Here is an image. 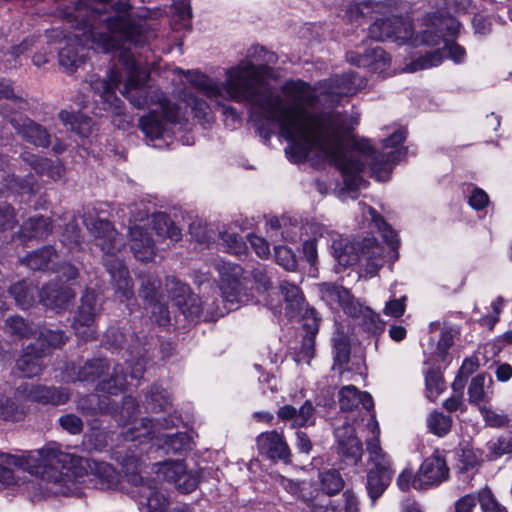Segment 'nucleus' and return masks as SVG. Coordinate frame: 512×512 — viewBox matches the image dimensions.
<instances>
[{
	"label": "nucleus",
	"instance_id": "1",
	"mask_svg": "<svg viewBox=\"0 0 512 512\" xmlns=\"http://www.w3.org/2000/svg\"><path fill=\"white\" fill-rule=\"evenodd\" d=\"M251 61L243 62L227 72L224 88L236 102H248L252 113L260 119L279 126L281 135L289 142L285 148L293 163L305 162L311 153L338 168L345 187L356 191L364 184L362 173L368 164L378 181H385L396 161L397 152L376 151L369 140L354 142L358 153L348 152L342 143L338 121L331 116L310 115L296 103H289L280 94L262 86L269 73V65L277 62V55L263 46L248 50Z\"/></svg>",
	"mask_w": 512,
	"mask_h": 512
},
{
	"label": "nucleus",
	"instance_id": "2",
	"mask_svg": "<svg viewBox=\"0 0 512 512\" xmlns=\"http://www.w3.org/2000/svg\"><path fill=\"white\" fill-rule=\"evenodd\" d=\"M76 6L70 15L77 19L90 22V27H97V21L104 25L108 32L100 33L91 30L92 35H97V39L103 44L105 49L115 47L120 39L132 41L134 43H149L156 37L155 32L149 24L142 19H136L132 16V5L128 0H75Z\"/></svg>",
	"mask_w": 512,
	"mask_h": 512
},
{
	"label": "nucleus",
	"instance_id": "3",
	"mask_svg": "<svg viewBox=\"0 0 512 512\" xmlns=\"http://www.w3.org/2000/svg\"><path fill=\"white\" fill-rule=\"evenodd\" d=\"M220 275L221 302L223 307L217 305L215 310H210L207 302H201L200 298L189 293V287L178 281L175 277H167L165 286L175 298L176 305L187 318H201L206 321L223 317L226 313L238 309L249 300V295L244 284V270L235 263L220 261L217 263Z\"/></svg>",
	"mask_w": 512,
	"mask_h": 512
},
{
	"label": "nucleus",
	"instance_id": "4",
	"mask_svg": "<svg viewBox=\"0 0 512 512\" xmlns=\"http://www.w3.org/2000/svg\"><path fill=\"white\" fill-rule=\"evenodd\" d=\"M424 23L426 29L415 36L414 45L422 44L433 47L443 44V46L441 49L431 51L412 61L409 65L410 72L437 66L445 55H448L456 63L464 60L466 55L464 48L448 38H455L458 35L460 22L455 17L443 10H437L427 13Z\"/></svg>",
	"mask_w": 512,
	"mask_h": 512
},
{
	"label": "nucleus",
	"instance_id": "5",
	"mask_svg": "<svg viewBox=\"0 0 512 512\" xmlns=\"http://www.w3.org/2000/svg\"><path fill=\"white\" fill-rule=\"evenodd\" d=\"M120 62L127 73L126 83L121 90L122 95L136 108L158 107L168 121L178 122L181 118V108L171 102L158 88L148 85L149 74L140 66L133 55L122 51Z\"/></svg>",
	"mask_w": 512,
	"mask_h": 512
},
{
	"label": "nucleus",
	"instance_id": "6",
	"mask_svg": "<svg viewBox=\"0 0 512 512\" xmlns=\"http://www.w3.org/2000/svg\"><path fill=\"white\" fill-rule=\"evenodd\" d=\"M75 0H69V4L65 6L63 9L64 16L69 19L73 24L72 26L79 31H82L81 34L74 33L69 36H64L63 41H61V44L63 43V46L58 47V60L59 65L67 72V73H73L76 71V69L84 63L85 58L87 57V47L85 45L86 42H91L92 44H95L97 47L101 48L103 52L109 53L113 51H119L121 50L125 44L134 46V47H143L147 43H134L132 41L120 39L117 43V45L111 49H105L103 44L100 42L99 39H97V35H92V29L95 31H99L100 33H106L108 32L107 28L104 25H100L99 21H97L96 26L97 27H90V22L88 19L87 21L80 19H77L76 17L69 14V12H73L75 9ZM118 39V37H115ZM54 48L53 50H55Z\"/></svg>",
	"mask_w": 512,
	"mask_h": 512
},
{
	"label": "nucleus",
	"instance_id": "7",
	"mask_svg": "<svg viewBox=\"0 0 512 512\" xmlns=\"http://www.w3.org/2000/svg\"><path fill=\"white\" fill-rule=\"evenodd\" d=\"M84 224L93 235L96 245L104 252L103 264L109 273L115 293L123 299L134 296L133 282L123 261L115 257L124 246L122 237L106 219L87 217Z\"/></svg>",
	"mask_w": 512,
	"mask_h": 512
},
{
	"label": "nucleus",
	"instance_id": "8",
	"mask_svg": "<svg viewBox=\"0 0 512 512\" xmlns=\"http://www.w3.org/2000/svg\"><path fill=\"white\" fill-rule=\"evenodd\" d=\"M367 451L371 467L367 471L365 488L372 505H375L389 487L395 470L390 456L383 451L378 439L367 441Z\"/></svg>",
	"mask_w": 512,
	"mask_h": 512
},
{
	"label": "nucleus",
	"instance_id": "9",
	"mask_svg": "<svg viewBox=\"0 0 512 512\" xmlns=\"http://www.w3.org/2000/svg\"><path fill=\"white\" fill-rule=\"evenodd\" d=\"M1 457L7 465L19 467L36 474L40 473L41 469L57 465L70 469L75 461L72 454L61 451L60 446L56 443L48 444L36 451H29L21 456L2 454Z\"/></svg>",
	"mask_w": 512,
	"mask_h": 512
},
{
	"label": "nucleus",
	"instance_id": "10",
	"mask_svg": "<svg viewBox=\"0 0 512 512\" xmlns=\"http://www.w3.org/2000/svg\"><path fill=\"white\" fill-rule=\"evenodd\" d=\"M102 305L94 290H86L80 300V305L75 312L72 328L76 335L84 341H93L98 337L96 319L100 316Z\"/></svg>",
	"mask_w": 512,
	"mask_h": 512
},
{
	"label": "nucleus",
	"instance_id": "11",
	"mask_svg": "<svg viewBox=\"0 0 512 512\" xmlns=\"http://www.w3.org/2000/svg\"><path fill=\"white\" fill-rule=\"evenodd\" d=\"M413 34L412 23L401 16L376 19L368 29L369 38L375 41L392 39L393 41L405 43L412 40L414 44L415 38H413Z\"/></svg>",
	"mask_w": 512,
	"mask_h": 512
},
{
	"label": "nucleus",
	"instance_id": "12",
	"mask_svg": "<svg viewBox=\"0 0 512 512\" xmlns=\"http://www.w3.org/2000/svg\"><path fill=\"white\" fill-rule=\"evenodd\" d=\"M7 108L2 107V115L24 141L37 148H48L51 145V134L43 125L18 113L9 115Z\"/></svg>",
	"mask_w": 512,
	"mask_h": 512
},
{
	"label": "nucleus",
	"instance_id": "13",
	"mask_svg": "<svg viewBox=\"0 0 512 512\" xmlns=\"http://www.w3.org/2000/svg\"><path fill=\"white\" fill-rule=\"evenodd\" d=\"M127 481L135 488L131 491L137 502L150 512H160L168 505V498L158 489L157 482L145 479L138 472L127 474Z\"/></svg>",
	"mask_w": 512,
	"mask_h": 512
},
{
	"label": "nucleus",
	"instance_id": "14",
	"mask_svg": "<svg viewBox=\"0 0 512 512\" xmlns=\"http://www.w3.org/2000/svg\"><path fill=\"white\" fill-rule=\"evenodd\" d=\"M449 478V467L438 452L424 459L413 478L415 489H428L439 486Z\"/></svg>",
	"mask_w": 512,
	"mask_h": 512
},
{
	"label": "nucleus",
	"instance_id": "15",
	"mask_svg": "<svg viewBox=\"0 0 512 512\" xmlns=\"http://www.w3.org/2000/svg\"><path fill=\"white\" fill-rule=\"evenodd\" d=\"M89 83L92 90L99 95L104 110L110 111L115 115L123 114V102L115 93V89L121 83V76L118 73L111 71L108 79H101L96 75H92Z\"/></svg>",
	"mask_w": 512,
	"mask_h": 512
},
{
	"label": "nucleus",
	"instance_id": "16",
	"mask_svg": "<svg viewBox=\"0 0 512 512\" xmlns=\"http://www.w3.org/2000/svg\"><path fill=\"white\" fill-rule=\"evenodd\" d=\"M337 441L336 451L341 463L345 466L358 465L363 456L360 439L350 426L339 427L335 431Z\"/></svg>",
	"mask_w": 512,
	"mask_h": 512
},
{
	"label": "nucleus",
	"instance_id": "17",
	"mask_svg": "<svg viewBox=\"0 0 512 512\" xmlns=\"http://www.w3.org/2000/svg\"><path fill=\"white\" fill-rule=\"evenodd\" d=\"M256 444L259 452L268 459L286 464L291 462V450L283 433L276 430L263 432L257 436Z\"/></svg>",
	"mask_w": 512,
	"mask_h": 512
},
{
	"label": "nucleus",
	"instance_id": "18",
	"mask_svg": "<svg viewBox=\"0 0 512 512\" xmlns=\"http://www.w3.org/2000/svg\"><path fill=\"white\" fill-rule=\"evenodd\" d=\"M39 301L46 308L60 312L66 310L75 298V292L57 281L48 282L38 293Z\"/></svg>",
	"mask_w": 512,
	"mask_h": 512
},
{
	"label": "nucleus",
	"instance_id": "19",
	"mask_svg": "<svg viewBox=\"0 0 512 512\" xmlns=\"http://www.w3.org/2000/svg\"><path fill=\"white\" fill-rule=\"evenodd\" d=\"M17 393L23 394L29 401L53 406L65 404L70 398L67 389L44 385H20Z\"/></svg>",
	"mask_w": 512,
	"mask_h": 512
},
{
	"label": "nucleus",
	"instance_id": "20",
	"mask_svg": "<svg viewBox=\"0 0 512 512\" xmlns=\"http://www.w3.org/2000/svg\"><path fill=\"white\" fill-rule=\"evenodd\" d=\"M361 85L362 79L355 72H346L319 81V90L327 96H352Z\"/></svg>",
	"mask_w": 512,
	"mask_h": 512
},
{
	"label": "nucleus",
	"instance_id": "21",
	"mask_svg": "<svg viewBox=\"0 0 512 512\" xmlns=\"http://www.w3.org/2000/svg\"><path fill=\"white\" fill-rule=\"evenodd\" d=\"M322 298L330 304L339 305L343 312L350 316L356 317L361 311V304L357 302L354 296L345 287L336 283L325 282L319 285Z\"/></svg>",
	"mask_w": 512,
	"mask_h": 512
},
{
	"label": "nucleus",
	"instance_id": "22",
	"mask_svg": "<svg viewBox=\"0 0 512 512\" xmlns=\"http://www.w3.org/2000/svg\"><path fill=\"white\" fill-rule=\"evenodd\" d=\"M54 230V221L51 217L36 214L22 222L14 237L21 242L30 240L43 241L47 239Z\"/></svg>",
	"mask_w": 512,
	"mask_h": 512
},
{
	"label": "nucleus",
	"instance_id": "23",
	"mask_svg": "<svg viewBox=\"0 0 512 512\" xmlns=\"http://www.w3.org/2000/svg\"><path fill=\"white\" fill-rule=\"evenodd\" d=\"M46 355V349L41 348L39 343L29 344L16 361V374L24 378L40 375L44 367L43 358Z\"/></svg>",
	"mask_w": 512,
	"mask_h": 512
},
{
	"label": "nucleus",
	"instance_id": "24",
	"mask_svg": "<svg viewBox=\"0 0 512 512\" xmlns=\"http://www.w3.org/2000/svg\"><path fill=\"white\" fill-rule=\"evenodd\" d=\"M110 363L106 358H93L82 365L71 364L67 366V377L70 381L95 382L109 370Z\"/></svg>",
	"mask_w": 512,
	"mask_h": 512
},
{
	"label": "nucleus",
	"instance_id": "25",
	"mask_svg": "<svg viewBox=\"0 0 512 512\" xmlns=\"http://www.w3.org/2000/svg\"><path fill=\"white\" fill-rule=\"evenodd\" d=\"M20 159L39 176H47L58 181L65 176L66 168L59 160H52L28 151L20 154Z\"/></svg>",
	"mask_w": 512,
	"mask_h": 512
},
{
	"label": "nucleus",
	"instance_id": "26",
	"mask_svg": "<svg viewBox=\"0 0 512 512\" xmlns=\"http://www.w3.org/2000/svg\"><path fill=\"white\" fill-rule=\"evenodd\" d=\"M184 120L185 116L181 112V118L178 122L168 121L160 108L155 107L139 119V128L147 138L155 140L164 137L168 125L181 124Z\"/></svg>",
	"mask_w": 512,
	"mask_h": 512
},
{
	"label": "nucleus",
	"instance_id": "27",
	"mask_svg": "<svg viewBox=\"0 0 512 512\" xmlns=\"http://www.w3.org/2000/svg\"><path fill=\"white\" fill-rule=\"evenodd\" d=\"M129 245L136 259L148 262L155 256V242L149 233L139 225L129 228Z\"/></svg>",
	"mask_w": 512,
	"mask_h": 512
},
{
	"label": "nucleus",
	"instance_id": "28",
	"mask_svg": "<svg viewBox=\"0 0 512 512\" xmlns=\"http://www.w3.org/2000/svg\"><path fill=\"white\" fill-rule=\"evenodd\" d=\"M58 252L52 245H44L19 259L20 263L34 271H53Z\"/></svg>",
	"mask_w": 512,
	"mask_h": 512
},
{
	"label": "nucleus",
	"instance_id": "29",
	"mask_svg": "<svg viewBox=\"0 0 512 512\" xmlns=\"http://www.w3.org/2000/svg\"><path fill=\"white\" fill-rule=\"evenodd\" d=\"M141 428L136 425L129 429L126 434V439L128 440H141L144 439H154L160 437L158 435L159 429H170L176 427L175 419L171 416L164 417L162 419L154 420L152 418H143L139 423Z\"/></svg>",
	"mask_w": 512,
	"mask_h": 512
},
{
	"label": "nucleus",
	"instance_id": "30",
	"mask_svg": "<svg viewBox=\"0 0 512 512\" xmlns=\"http://www.w3.org/2000/svg\"><path fill=\"white\" fill-rule=\"evenodd\" d=\"M88 485L99 490L115 489L119 483V474L112 465L105 462H94L90 467Z\"/></svg>",
	"mask_w": 512,
	"mask_h": 512
},
{
	"label": "nucleus",
	"instance_id": "31",
	"mask_svg": "<svg viewBox=\"0 0 512 512\" xmlns=\"http://www.w3.org/2000/svg\"><path fill=\"white\" fill-rule=\"evenodd\" d=\"M339 405L342 411H353L360 405L366 410L374 408L372 396L366 391H360L353 385L344 386L339 391Z\"/></svg>",
	"mask_w": 512,
	"mask_h": 512
},
{
	"label": "nucleus",
	"instance_id": "32",
	"mask_svg": "<svg viewBox=\"0 0 512 512\" xmlns=\"http://www.w3.org/2000/svg\"><path fill=\"white\" fill-rule=\"evenodd\" d=\"M127 343L126 334L117 327H109L104 335L103 345L112 350L126 348L127 352L133 357L142 356V348L140 347V340L136 336H131V343Z\"/></svg>",
	"mask_w": 512,
	"mask_h": 512
},
{
	"label": "nucleus",
	"instance_id": "33",
	"mask_svg": "<svg viewBox=\"0 0 512 512\" xmlns=\"http://www.w3.org/2000/svg\"><path fill=\"white\" fill-rule=\"evenodd\" d=\"M78 409L83 414L94 416L97 414H114L118 411L119 405L107 395L90 394L79 400Z\"/></svg>",
	"mask_w": 512,
	"mask_h": 512
},
{
	"label": "nucleus",
	"instance_id": "34",
	"mask_svg": "<svg viewBox=\"0 0 512 512\" xmlns=\"http://www.w3.org/2000/svg\"><path fill=\"white\" fill-rule=\"evenodd\" d=\"M493 379L490 374L479 373L472 377L468 386V401L470 404L479 405L488 403L493 394Z\"/></svg>",
	"mask_w": 512,
	"mask_h": 512
},
{
	"label": "nucleus",
	"instance_id": "35",
	"mask_svg": "<svg viewBox=\"0 0 512 512\" xmlns=\"http://www.w3.org/2000/svg\"><path fill=\"white\" fill-rule=\"evenodd\" d=\"M193 441L186 432L163 434L158 438V447L166 454L185 455L192 449Z\"/></svg>",
	"mask_w": 512,
	"mask_h": 512
},
{
	"label": "nucleus",
	"instance_id": "36",
	"mask_svg": "<svg viewBox=\"0 0 512 512\" xmlns=\"http://www.w3.org/2000/svg\"><path fill=\"white\" fill-rule=\"evenodd\" d=\"M59 119L65 125L69 126L71 131L82 138L88 137L92 132L93 120L80 112L74 113L68 110L59 112Z\"/></svg>",
	"mask_w": 512,
	"mask_h": 512
},
{
	"label": "nucleus",
	"instance_id": "37",
	"mask_svg": "<svg viewBox=\"0 0 512 512\" xmlns=\"http://www.w3.org/2000/svg\"><path fill=\"white\" fill-rule=\"evenodd\" d=\"M9 293L19 307L27 309L35 303L39 290L32 281L21 280L11 285Z\"/></svg>",
	"mask_w": 512,
	"mask_h": 512
},
{
	"label": "nucleus",
	"instance_id": "38",
	"mask_svg": "<svg viewBox=\"0 0 512 512\" xmlns=\"http://www.w3.org/2000/svg\"><path fill=\"white\" fill-rule=\"evenodd\" d=\"M5 185L12 192L20 195H28L29 197L34 196L39 189L38 180L32 173L24 177L17 176L13 173L8 174L5 177Z\"/></svg>",
	"mask_w": 512,
	"mask_h": 512
},
{
	"label": "nucleus",
	"instance_id": "39",
	"mask_svg": "<svg viewBox=\"0 0 512 512\" xmlns=\"http://www.w3.org/2000/svg\"><path fill=\"white\" fill-rule=\"evenodd\" d=\"M281 293L286 302V314L289 317L298 315L304 306V295L298 286L293 283L283 281L280 285Z\"/></svg>",
	"mask_w": 512,
	"mask_h": 512
},
{
	"label": "nucleus",
	"instance_id": "40",
	"mask_svg": "<svg viewBox=\"0 0 512 512\" xmlns=\"http://www.w3.org/2000/svg\"><path fill=\"white\" fill-rule=\"evenodd\" d=\"M127 385V378L122 365L117 364L113 367L112 373L107 379L100 381L96 390L108 395H117L123 392Z\"/></svg>",
	"mask_w": 512,
	"mask_h": 512
},
{
	"label": "nucleus",
	"instance_id": "41",
	"mask_svg": "<svg viewBox=\"0 0 512 512\" xmlns=\"http://www.w3.org/2000/svg\"><path fill=\"white\" fill-rule=\"evenodd\" d=\"M152 228L156 235L162 239L177 242L181 239V230L172 222L165 213H156L152 216Z\"/></svg>",
	"mask_w": 512,
	"mask_h": 512
},
{
	"label": "nucleus",
	"instance_id": "42",
	"mask_svg": "<svg viewBox=\"0 0 512 512\" xmlns=\"http://www.w3.org/2000/svg\"><path fill=\"white\" fill-rule=\"evenodd\" d=\"M318 478L321 491L328 496H334L338 494L345 485V481L341 473L335 468H329L320 471Z\"/></svg>",
	"mask_w": 512,
	"mask_h": 512
},
{
	"label": "nucleus",
	"instance_id": "43",
	"mask_svg": "<svg viewBox=\"0 0 512 512\" xmlns=\"http://www.w3.org/2000/svg\"><path fill=\"white\" fill-rule=\"evenodd\" d=\"M145 411L157 413L164 411L170 405L167 391L159 385H152L143 402Z\"/></svg>",
	"mask_w": 512,
	"mask_h": 512
},
{
	"label": "nucleus",
	"instance_id": "44",
	"mask_svg": "<svg viewBox=\"0 0 512 512\" xmlns=\"http://www.w3.org/2000/svg\"><path fill=\"white\" fill-rule=\"evenodd\" d=\"M68 339L69 337L64 330L42 328L34 343H39V346L45 348L48 353L49 348H61Z\"/></svg>",
	"mask_w": 512,
	"mask_h": 512
},
{
	"label": "nucleus",
	"instance_id": "45",
	"mask_svg": "<svg viewBox=\"0 0 512 512\" xmlns=\"http://www.w3.org/2000/svg\"><path fill=\"white\" fill-rule=\"evenodd\" d=\"M140 288L139 296L146 302H154L158 298L160 279L150 272L139 274Z\"/></svg>",
	"mask_w": 512,
	"mask_h": 512
},
{
	"label": "nucleus",
	"instance_id": "46",
	"mask_svg": "<svg viewBox=\"0 0 512 512\" xmlns=\"http://www.w3.org/2000/svg\"><path fill=\"white\" fill-rule=\"evenodd\" d=\"M26 410L12 398L0 394V420L18 422L24 419Z\"/></svg>",
	"mask_w": 512,
	"mask_h": 512
},
{
	"label": "nucleus",
	"instance_id": "47",
	"mask_svg": "<svg viewBox=\"0 0 512 512\" xmlns=\"http://www.w3.org/2000/svg\"><path fill=\"white\" fill-rule=\"evenodd\" d=\"M334 366H343L350 360V341L344 333H337L332 338Z\"/></svg>",
	"mask_w": 512,
	"mask_h": 512
},
{
	"label": "nucleus",
	"instance_id": "48",
	"mask_svg": "<svg viewBox=\"0 0 512 512\" xmlns=\"http://www.w3.org/2000/svg\"><path fill=\"white\" fill-rule=\"evenodd\" d=\"M452 422L450 415L438 411L431 412L426 420L429 431L438 437H444L450 432Z\"/></svg>",
	"mask_w": 512,
	"mask_h": 512
},
{
	"label": "nucleus",
	"instance_id": "49",
	"mask_svg": "<svg viewBox=\"0 0 512 512\" xmlns=\"http://www.w3.org/2000/svg\"><path fill=\"white\" fill-rule=\"evenodd\" d=\"M0 99H9L12 101L13 107L6 105L9 115L16 113V111H25L28 109V102L22 97L14 95L12 82L8 79H0Z\"/></svg>",
	"mask_w": 512,
	"mask_h": 512
},
{
	"label": "nucleus",
	"instance_id": "50",
	"mask_svg": "<svg viewBox=\"0 0 512 512\" xmlns=\"http://www.w3.org/2000/svg\"><path fill=\"white\" fill-rule=\"evenodd\" d=\"M157 475L164 480L175 484L178 478L185 472L186 465L183 460H166L157 464Z\"/></svg>",
	"mask_w": 512,
	"mask_h": 512
},
{
	"label": "nucleus",
	"instance_id": "51",
	"mask_svg": "<svg viewBox=\"0 0 512 512\" xmlns=\"http://www.w3.org/2000/svg\"><path fill=\"white\" fill-rule=\"evenodd\" d=\"M355 318H361L360 325L368 333L375 335L384 331V322L380 319V316L369 307L361 305V311Z\"/></svg>",
	"mask_w": 512,
	"mask_h": 512
},
{
	"label": "nucleus",
	"instance_id": "52",
	"mask_svg": "<svg viewBox=\"0 0 512 512\" xmlns=\"http://www.w3.org/2000/svg\"><path fill=\"white\" fill-rule=\"evenodd\" d=\"M425 386L427 398L435 401L445 389L442 373L437 369H429L425 375Z\"/></svg>",
	"mask_w": 512,
	"mask_h": 512
},
{
	"label": "nucleus",
	"instance_id": "53",
	"mask_svg": "<svg viewBox=\"0 0 512 512\" xmlns=\"http://www.w3.org/2000/svg\"><path fill=\"white\" fill-rule=\"evenodd\" d=\"M369 211L373 218V222L381 233L384 241L391 247V249L396 250L399 246L397 233L375 209L370 208Z\"/></svg>",
	"mask_w": 512,
	"mask_h": 512
},
{
	"label": "nucleus",
	"instance_id": "54",
	"mask_svg": "<svg viewBox=\"0 0 512 512\" xmlns=\"http://www.w3.org/2000/svg\"><path fill=\"white\" fill-rule=\"evenodd\" d=\"M82 240L83 237L81 234V229L77 221L74 219L67 223L61 235L62 244L66 246L69 250H74L80 247Z\"/></svg>",
	"mask_w": 512,
	"mask_h": 512
},
{
	"label": "nucleus",
	"instance_id": "55",
	"mask_svg": "<svg viewBox=\"0 0 512 512\" xmlns=\"http://www.w3.org/2000/svg\"><path fill=\"white\" fill-rule=\"evenodd\" d=\"M7 331L18 338H29L35 333L34 327L20 316H12L6 320Z\"/></svg>",
	"mask_w": 512,
	"mask_h": 512
},
{
	"label": "nucleus",
	"instance_id": "56",
	"mask_svg": "<svg viewBox=\"0 0 512 512\" xmlns=\"http://www.w3.org/2000/svg\"><path fill=\"white\" fill-rule=\"evenodd\" d=\"M378 6L379 3L372 0L351 3L346 10V17L349 22L358 21L360 18H364L374 12Z\"/></svg>",
	"mask_w": 512,
	"mask_h": 512
},
{
	"label": "nucleus",
	"instance_id": "57",
	"mask_svg": "<svg viewBox=\"0 0 512 512\" xmlns=\"http://www.w3.org/2000/svg\"><path fill=\"white\" fill-rule=\"evenodd\" d=\"M316 409L310 400H306L299 409H297V416L295 422H292L293 428H302L306 426H313L315 424Z\"/></svg>",
	"mask_w": 512,
	"mask_h": 512
},
{
	"label": "nucleus",
	"instance_id": "58",
	"mask_svg": "<svg viewBox=\"0 0 512 512\" xmlns=\"http://www.w3.org/2000/svg\"><path fill=\"white\" fill-rule=\"evenodd\" d=\"M191 84L202 94L209 98L220 95V88L215 82L204 74L197 73L190 79Z\"/></svg>",
	"mask_w": 512,
	"mask_h": 512
},
{
	"label": "nucleus",
	"instance_id": "59",
	"mask_svg": "<svg viewBox=\"0 0 512 512\" xmlns=\"http://www.w3.org/2000/svg\"><path fill=\"white\" fill-rule=\"evenodd\" d=\"M460 331L456 326L444 325L441 329L440 338L437 343V352L441 357H445L449 349L454 345V338Z\"/></svg>",
	"mask_w": 512,
	"mask_h": 512
},
{
	"label": "nucleus",
	"instance_id": "60",
	"mask_svg": "<svg viewBox=\"0 0 512 512\" xmlns=\"http://www.w3.org/2000/svg\"><path fill=\"white\" fill-rule=\"evenodd\" d=\"M343 508L335 505L333 501L325 506L324 512H360L359 499L352 490H346L343 495Z\"/></svg>",
	"mask_w": 512,
	"mask_h": 512
},
{
	"label": "nucleus",
	"instance_id": "61",
	"mask_svg": "<svg viewBox=\"0 0 512 512\" xmlns=\"http://www.w3.org/2000/svg\"><path fill=\"white\" fill-rule=\"evenodd\" d=\"M480 508L482 512H509L487 486L480 489Z\"/></svg>",
	"mask_w": 512,
	"mask_h": 512
},
{
	"label": "nucleus",
	"instance_id": "62",
	"mask_svg": "<svg viewBox=\"0 0 512 512\" xmlns=\"http://www.w3.org/2000/svg\"><path fill=\"white\" fill-rule=\"evenodd\" d=\"M223 245L228 253L241 256L245 254L247 246L242 236L236 233H221Z\"/></svg>",
	"mask_w": 512,
	"mask_h": 512
},
{
	"label": "nucleus",
	"instance_id": "63",
	"mask_svg": "<svg viewBox=\"0 0 512 512\" xmlns=\"http://www.w3.org/2000/svg\"><path fill=\"white\" fill-rule=\"evenodd\" d=\"M274 257L278 265L288 271H295L297 268V259L294 252L283 245L274 247Z\"/></svg>",
	"mask_w": 512,
	"mask_h": 512
},
{
	"label": "nucleus",
	"instance_id": "64",
	"mask_svg": "<svg viewBox=\"0 0 512 512\" xmlns=\"http://www.w3.org/2000/svg\"><path fill=\"white\" fill-rule=\"evenodd\" d=\"M489 451L495 457L512 453V430L499 436L495 441L489 442Z\"/></svg>",
	"mask_w": 512,
	"mask_h": 512
}]
</instances>
